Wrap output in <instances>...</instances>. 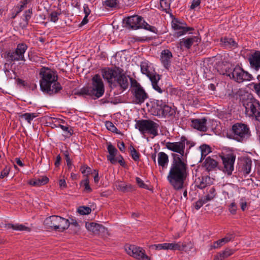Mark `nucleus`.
<instances>
[{
	"label": "nucleus",
	"instance_id": "f257e3e1",
	"mask_svg": "<svg viewBox=\"0 0 260 260\" xmlns=\"http://www.w3.org/2000/svg\"><path fill=\"white\" fill-rule=\"evenodd\" d=\"M167 180L173 188L177 190L184 188L189 172L187 164L177 154L173 155Z\"/></svg>",
	"mask_w": 260,
	"mask_h": 260
},
{
	"label": "nucleus",
	"instance_id": "f03ea898",
	"mask_svg": "<svg viewBox=\"0 0 260 260\" xmlns=\"http://www.w3.org/2000/svg\"><path fill=\"white\" fill-rule=\"evenodd\" d=\"M40 85L41 90L45 93L52 95L62 89L57 82V76L50 69L43 67L39 71Z\"/></svg>",
	"mask_w": 260,
	"mask_h": 260
},
{
	"label": "nucleus",
	"instance_id": "7ed1b4c3",
	"mask_svg": "<svg viewBox=\"0 0 260 260\" xmlns=\"http://www.w3.org/2000/svg\"><path fill=\"white\" fill-rule=\"evenodd\" d=\"M101 73L103 78L109 84L119 87L122 90H125L128 87L129 76L125 74L122 69L117 67L105 68L102 69Z\"/></svg>",
	"mask_w": 260,
	"mask_h": 260
},
{
	"label": "nucleus",
	"instance_id": "20e7f679",
	"mask_svg": "<svg viewBox=\"0 0 260 260\" xmlns=\"http://www.w3.org/2000/svg\"><path fill=\"white\" fill-rule=\"evenodd\" d=\"M44 224L47 229L63 232L69 227L70 221L59 216L52 215L45 219Z\"/></svg>",
	"mask_w": 260,
	"mask_h": 260
},
{
	"label": "nucleus",
	"instance_id": "39448f33",
	"mask_svg": "<svg viewBox=\"0 0 260 260\" xmlns=\"http://www.w3.org/2000/svg\"><path fill=\"white\" fill-rule=\"evenodd\" d=\"M232 138L239 142L247 141L251 136L249 126L242 123H236L232 127Z\"/></svg>",
	"mask_w": 260,
	"mask_h": 260
},
{
	"label": "nucleus",
	"instance_id": "423d86ee",
	"mask_svg": "<svg viewBox=\"0 0 260 260\" xmlns=\"http://www.w3.org/2000/svg\"><path fill=\"white\" fill-rule=\"evenodd\" d=\"M126 27L133 29L144 28L151 32L157 33V29L146 22L143 17L138 15H133L127 17L125 19Z\"/></svg>",
	"mask_w": 260,
	"mask_h": 260
},
{
	"label": "nucleus",
	"instance_id": "0eeeda50",
	"mask_svg": "<svg viewBox=\"0 0 260 260\" xmlns=\"http://www.w3.org/2000/svg\"><path fill=\"white\" fill-rule=\"evenodd\" d=\"M158 123L150 119H142L137 121L135 127L139 129L141 134H148L155 137L158 135Z\"/></svg>",
	"mask_w": 260,
	"mask_h": 260
},
{
	"label": "nucleus",
	"instance_id": "6e6552de",
	"mask_svg": "<svg viewBox=\"0 0 260 260\" xmlns=\"http://www.w3.org/2000/svg\"><path fill=\"white\" fill-rule=\"evenodd\" d=\"M141 71L143 74L146 75L149 78L153 89L159 93H162V89L158 85V82L160 79V76L157 74L154 70L150 69L148 62L143 61L141 62Z\"/></svg>",
	"mask_w": 260,
	"mask_h": 260
},
{
	"label": "nucleus",
	"instance_id": "1a4fd4ad",
	"mask_svg": "<svg viewBox=\"0 0 260 260\" xmlns=\"http://www.w3.org/2000/svg\"><path fill=\"white\" fill-rule=\"evenodd\" d=\"M243 106L245 108L246 112L249 113V115L252 116L260 109L259 102L249 93H246L242 99Z\"/></svg>",
	"mask_w": 260,
	"mask_h": 260
},
{
	"label": "nucleus",
	"instance_id": "9d476101",
	"mask_svg": "<svg viewBox=\"0 0 260 260\" xmlns=\"http://www.w3.org/2000/svg\"><path fill=\"white\" fill-rule=\"evenodd\" d=\"M91 96L98 99L101 97L105 92L103 82L99 74L95 75L92 79V86L89 87Z\"/></svg>",
	"mask_w": 260,
	"mask_h": 260
},
{
	"label": "nucleus",
	"instance_id": "9b49d317",
	"mask_svg": "<svg viewBox=\"0 0 260 260\" xmlns=\"http://www.w3.org/2000/svg\"><path fill=\"white\" fill-rule=\"evenodd\" d=\"M27 48V46L25 44H19L14 51L8 53L7 56L8 61L24 60V53Z\"/></svg>",
	"mask_w": 260,
	"mask_h": 260
},
{
	"label": "nucleus",
	"instance_id": "f8f14e48",
	"mask_svg": "<svg viewBox=\"0 0 260 260\" xmlns=\"http://www.w3.org/2000/svg\"><path fill=\"white\" fill-rule=\"evenodd\" d=\"M128 254L139 260H150V258L145 254V250L142 248L135 245H129L125 247Z\"/></svg>",
	"mask_w": 260,
	"mask_h": 260
},
{
	"label": "nucleus",
	"instance_id": "ddd939ff",
	"mask_svg": "<svg viewBox=\"0 0 260 260\" xmlns=\"http://www.w3.org/2000/svg\"><path fill=\"white\" fill-rule=\"evenodd\" d=\"M223 167L222 171L228 175L232 174L234 169V162L236 159V156L233 154H228L224 156H221Z\"/></svg>",
	"mask_w": 260,
	"mask_h": 260
},
{
	"label": "nucleus",
	"instance_id": "4468645a",
	"mask_svg": "<svg viewBox=\"0 0 260 260\" xmlns=\"http://www.w3.org/2000/svg\"><path fill=\"white\" fill-rule=\"evenodd\" d=\"M231 78L238 83H242L244 81L251 80L252 76L248 72L244 71L240 67L236 66L233 71Z\"/></svg>",
	"mask_w": 260,
	"mask_h": 260
},
{
	"label": "nucleus",
	"instance_id": "2eb2a0df",
	"mask_svg": "<svg viewBox=\"0 0 260 260\" xmlns=\"http://www.w3.org/2000/svg\"><path fill=\"white\" fill-rule=\"evenodd\" d=\"M187 141L186 138L184 136L181 137L180 141L177 142H167L166 147L168 149L178 153L181 156H183L184 153L185 142Z\"/></svg>",
	"mask_w": 260,
	"mask_h": 260
},
{
	"label": "nucleus",
	"instance_id": "dca6fc26",
	"mask_svg": "<svg viewBox=\"0 0 260 260\" xmlns=\"http://www.w3.org/2000/svg\"><path fill=\"white\" fill-rule=\"evenodd\" d=\"M131 93L133 95V102L136 104L141 105L148 98V94L143 87L131 91Z\"/></svg>",
	"mask_w": 260,
	"mask_h": 260
},
{
	"label": "nucleus",
	"instance_id": "f3484780",
	"mask_svg": "<svg viewBox=\"0 0 260 260\" xmlns=\"http://www.w3.org/2000/svg\"><path fill=\"white\" fill-rule=\"evenodd\" d=\"M207 120L206 118L191 119V126L200 132H206L207 129Z\"/></svg>",
	"mask_w": 260,
	"mask_h": 260
},
{
	"label": "nucleus",
	"instance_id": "a211bd4d",
	"mask_svg": "<svg viewBox=\"0 0 260 260\" xmlns=\"http://www.w3.org/2000/svg\"><path fill=\"white\" fill-rule=\"evenodd\" d=\"M248 60L250 67L258 71L260 69V51H255L251 54L248 58Z\"/></svg>",
	"mask_w": 260,
	"mask_h": 260
},
{
	"label": "nucleus",
	"instance_id": "6ab92c4d",
	"mask_svg": "<svg viewBox=\"0 0 260 260\" xmlns=\"http://www.w3.org/2000/svg\"><path fill=\"white\" fill-rule=\"evenodd\" d=\"M85 226L88 231L91 232L94 235H99L101 233H104L106 230L104 226L95 222L86 223Z\"/></svg>",
	"mask_w": 260,
	"mask_h": 260
},
{
	"label": "nucleus",
	"instance_id": "aec40b11",
	"mask_svg": "<svg viewBox=\"0 0 260 260\" xmlns=\"http://www.w3.org/2000/svg\"><path fill=\"white\" fill-rule=\"evenodd\" d=\"M220 69L219 72L220 74L226 75V76L232 77V72L234 68L229 62H222L218 66V70Z\"/></svg>",
	"mask_w": 260,
	"mask_h": 260
},
{
	"label": "nucleus",
	"instance_id": "412c9836",
	"mask_svg": "<svg viewBox=\"0 0 260 260\" xmlns=\"http://www.w3.org/2000/svg\"><path fill=\"white\" fill-rule=\"evenodd\" d=\"M200 41L201 39L198 37H186L180 40V45L181 47L189 49L194 43L200 42Z\"/></svg>",
	"mask_w": 260,
	"mask_h": 260
},
{
	"label": "nucleus",
	"instance_id": "4be33fe9",
	"mask_svg": "<svg viewBox=\"0 0 260 260\" xmlns=\"http://www.w3.org/2000/svg\"><path fill=\"white\" fill-rule=\"evenodd\" d=\"M172 58V52L167 49L164 50L161 53V61L166 69H169L170 67L171 60Z\"/></svg>",
	"mask_w": 260,
	"mask_h": 260
},
{
	"label": "nucleus",
	"instance_id": "5701e85b",
	"mask_svg": "<svg viewBox=\"0 0 260 260\" xmlns=\"http://www.w3.org/2000/svg\"><path fill=\"white\" fill-rule=\"evenodd\" d=\"M172 27L174 29L178 30V31L176 32L177 37L181 36L187 32L189 30L193 29L191 27L182 26L181 24L177 21L172 22Z\"/></svg>",
	"mask_w": 260,
	"mask_h": 260
},
{
	"label": "nucleus",
	"instance_id": "b1692460",
	"mask_svg": "<svg viewBox=\"0 0 260 260\" xmlns=\"http://www.w3.org/2000/svg\"><path fill=\"white\" fill-rule=\"evenodd\" d=\"M241 171L244 174H249L251 170L252 160L249 157H244L241 160Z\"/></svg>",
	"mask_w": 260,
	"mask_h": 260
},
{
	"label": "nucleus",
	"instance_id": "393cba45",
	"mask_svg": "<svg viewBox=\"0 0 260 260\" xmlns=\"http://www.w3.org/2000/svg\"><path fill=\"white\" fill-rule=\"evenodd\" d=\"M109 155L107 156V159L112 164H115L117 162V158H116L117 150L111 144L108 145L107 147Z\"/></svg>",
	"mask_w": 260,
	"mask_h": 260
},
{
	"label": "nucleus",
	"instance_id": "a878e982",
	"mask_svg": "<svg viewBox=\"0 0 260 260\" xmlns=\"http://www.w3.org/2000/svg\"><path fill=\"white\" fill-rule=\"evenodd\" d=\"M204 165L208 171H213L216 168H218V162L210 156L206 158L204 162Z\"/></svg>",
	"mask_w": 260,
	"mask_h": 260
},
{
	"label": "nucleus",
	"instance_id": "bb28decb",
	"mask_svg": "<svg viewBox=\"0 0 260 260\" xmlns=\"http://www.w3.org/2000/svg\"><path fill=\"white\" fill-rule=\"evenodd\" d=\"M165 105L166 103L162 100H156L154 101L152 106L153 114L159 116Z\"/></svg>",
	"mask_w": 260,
	"mask_h": 260
},
{
	"label": "nucleus",
	"instance_id": "cd10ccee",
	"mask_svg": "<svg viewBox=\"0 0 260 260\" xmlns=\"http://www.w3.org/2000/svg\"><path fill=\"white\" fill-rule=\"evenodd\" d=\"M198 188L204 189L210 184V177L208 176H202L201 178H198V181L197 182Z\"/></svg>",
	"mask_w": 260,
	"mask_h": 260
},
{
	"label": "nucleus",
	"instance_id": "c85d7f7f",
	"mask_svg": "<svg viewBox=\"0 0 260 260\" xmlns=\"http://www.w3.org/2000/svg\"><path fill=\"white\" fill-rule=\"evenodd\" d=\"M220 44L222 47L228 48L237 47V43L232 39L228 37L221 38L220 39Z\"/></svg>",
	"mask_w": 260,
	"mask_h": 260
},
{
	"label": "nucleus",
	"instance_id": "c756f323",
	"mask_svg": "<svg viewBox=\"0 0 260 260\" xmlns=\"http://www.w3.org/2000/svg\"><path fill=\"white\" fill-rule=\"evenodd\" d=\"M166 250H179L182 251L185 249L186 245L181 244L180 242L178 243H166Z\"/></svg>",
	"mask_w": 260,
	"mask_h": 260
},
{
	"label": "nucleus",
	"instance_id": "7c9ffc66",
	"mask_svg": "<svg viewBox=\"0 0 260 260\" xmlns=\"http://www.w3.org/2000/svg\"><path fill=\"white\" fill-rule=\"evenodd\" d=\"M169 162L168 156L163 152H160L158 154V164L159 166L162 168L167 167Z\"/></svg>",
	"mask_w": 260,
	"mask_h": 260
},
{
	"label": "nucleus",
	"instance_id": "2f4dec72",
	"mask_svg": "<svg viewBox=\"0 0 260 260\" xmlns=\"http://www.w3.org/2000/svg\"><path fill=\"white\" fill-rule=\"evenodd\" d=\"M49 181V179L46 176H42L38 179L31 180L29 184L35 186H40L46 184Z\"/></svg>",
	"mask_w": 260,
	"mask_h": 260
},
{
	"label": "nucleus",
	"instance_id": "473e14b6",
	"mask_svg": "<svg viewBox=\"0 0 260 260\" xmlns=\"http://www.w3.org/2000/svg\"><path fill=\"white\" fill-rule=\"evenodd\" d=\"M175 114V110L166 104L159 116L170 117L174 115Z\"/></svg>",
	"mask_w": 260,
	"mask_h": 260
},
{
	"label": "nucleus",
	"instance_id": "72a5a7b5",
	"mask_svg": "<svg viewBox=\"0 0 260 260\" xmlns=\"http://www.w3.org/2000/svg\"><path fill=\"white\" fill-rule=\"evenodd\" d=\"M216 194L215 188L211 186L207 188V194L204 198L206 201L209 202L215 198Z\"/></svg>",
	"mask_w": 260,
	"mask_h": 260
},
{
	"label": "nucleus",
	"instance_id": "f704fd0d",
	"mask_svg": "<svg viewBox=\"0 0 260 260\" xmlns=\"http://www.w3.org/2000/svg\"><path fill=\"white\" fill-rule=\"evenodd\" d=\"M116 187L118 190L123 192L129 191L132 189V186L131 185L121 182H118L116 184Z\"/></svg>",
	"mask_w": 260,
	"mask_h": 260
},
{
	"label": "nucleus",
	"instance_id": "c9c22d12",
	"mask_svg": "<svg viewBox=\"0 0 260 260\" xmlns=\"http://www.w3.org/2000/svg\"><path fill=\"white\" fill-rule=\"evenodd\" d=\"M7 228L8 229H13L14 230H18L20 231H29L30 229L28 227L25 226L22 224H7Z\"/></svg>",
	"mask_w": 260,
	"mask_h": 260
},
{
	"label": "nucleus",
	"instance_id": "e433bc0d",
	"mask_svg": "<svg viewBox=\"0 0 260 260\" xmlns=\"http://www.w3.org/2000/svg\"><path fill=\"white\" fill-rule=\"evenodd\" d=\"M171 0H160V5L162 10L166 13H169L170 10Z\"/></svg>",
	"mask_w": 260,
	"mask_h": 260
},
{
	"label": "nucleus",
	"instance_id": "4c0bfd02",
	"mask_svg": "<svg viewBox=\"0 0 260 260\" xmlns=\"http://www.w3.org/2000/svg\"><path fill=\"white\" fill-rule=\"evenodd\" d=\"M74 94L77 95H89L91 96L89 87H83L78 91H75Z\"/></svg>",
	"mask_w": 260,
	"mask_h": 260
},
{
	"label": "nucleus",
	"instance_id": "58836bf2",
	"mask_svg": "<svg viewBox=\"0 0 260 260\" xmlns=\"http://www.w3.org/2000/svg\"><path fill=\"white\" fill-rule=\"evenodd\" d=\"M201 151V158H204L208 153L210 152V148L206 144L202 145L200 146Z\"/></svg>",
	"mask_w": 260,
	"mask_h": 260
},
{
	"label": "nucleus",
	"instance_id": "ea45409f",
	"mask_svg": "<svg viewBox=\"0 0 260 260\" xmlns=\"http://www.w3.org/2000/svg\"><path fill=\"white\" fill-rule=\"evenodd\" d=\"M32 14V12L31 9H28V10L25 11L24 14H23L25 21V23L23 24V27H26L28 25V21L31 17Z\"/></svg>",
	"mask_w": 260,
	"mask_h": 260
},
{
	"label": "nucleus",
	"instance_id": "a19ab883",
	"mask_svg": "<svg viewBox=\"0 0 260 260\" xmlns=\"http://www.w3.org/2000/svg\"><path fill=\"white\" fill-rule=\"evenodd\" d=\"M90 208L86 206L80 207L78 209V212L81 215H87L91 213Z\"/></svg>",
	"mask_w": 260,
	"mask_h": 260
},
{
	"label": "nucleus",
	"instance_id": "79ce46f5",
	"mask_svg": "<svg viewBox=\"0 0 260 260\" xmlns=\"http://www.w3.org/2000/svg\"><path fill=\"white\" fill-rule=\"evenodd\" d=\"M105 125L109 131H110L112 132L115 133L116 134H119L117 128L112 122L109 121H106Z\"/></svg>",
	"mask_w": 260,
	"mask_h": 260
},
{
	"label": "nucleus",
	"instance_id": "37998d69",
	"mask_svg": "<svg viewBox=\"0 0 260 260\" xmlns=\"http://www.w3.org/2000/svg\"><path fill=\"white\" fill-rule=\"evenodd\" d=\"M128 78H129L131 81V85L132 87L131 91H134L135 90H136L137 88H141L142 87L140 84V83H138L137 81L135 79L129 77Z\"/></svg>",
	"mask_w": 260,
	"mask_h": 260
},
{
	"label": "nucleus",
	"instance_id": "c03bdc74",
	"mask_svg": "<svg viewBox=\"0 0 260 260\" xmlns=\"http://www.w3.org/2000/svg\"><path fill=\"white\" fill-rule=\"evenodd\" d=\"M207 202L204 198H202L195 203L194 208L196 210H199L204 204Z\"/></svg>",
	"mask_w": 260,
	"mask_h": 260
},
{
	"label": "nucleus",
	"instance_id": "a18cd8bd",
	"mask_svg": "<svg viewBox=\"0 0 260 260\" xmlns=\"http://www.w3.org/2000/svg\"><path fill=\"white\" fill-rule=\"evenodd\" d=\"M166 243L162 244H153L149 246V248L151 249L155 250H166Z\"/></svg>",
	"mask_w": 260,
	"mask_h": 260
},
{
	"label": "nucleus",
	"instance_id": "49530a36",
	"mask_svg": "<svg viewBox=\"0 0 260 260\" xmlns=\"http://www.w3.org/2000/svg\"><path fill=\"white\" fill-rule=\"evenodd\" d=\"M118 0H106L104 2V5L110 8H114L116 6Z\"/></svg>",
	"mask_w": 260,
	"mask_h": 260
},
{
	"label": "nucleus",
	"instance_id": "de8ad7c7",
	"mask_svg": "<svg viewBox=\"0 0 260 260\" xmlns=\"http://www.w3.org/2000/svg\"><path fill=\"white\" fill-rule=\"evenodd\" d=\"M234 236L233 234L229 233L225 237L221 239V241H222L223 244L230 242V241H232L234 239Z\"/></svg>",
	"mask_w": 260,
	"mask_h": 260
},
{
	"label": "nucleus",
	"instance_id": "09e8293b",
	"mask_svg": "<svg viewBox=\"0 0 260 260\" xmlns=\"http://www.w3.org/2000/svg\"><path fill=\"white\" fill-rule=\"evenodd\" d=\"M132 149L131 150V154L133 158V159L135 161H138L139 160L140 157V154L137 151V150L133 147L132 146Z\"/></svg>",
	"mask_w": 260,
	"mask_h": 260
},
{
	"label": "nucleus",
	"instance_id": "8fccbe9b",
	"mask_svg": "<svg viewBox=\"0 0 260 260\" xmlns=\"http://www.w3.org/2000/svg\"><path fill=\"white\" fill-rule=\"evenodd\" d=\"M220 253L222 255V257H223V258H225L233 254L234 253V251L231 249L226 248L225 249V250Z\"/></svg>",
	"mask_w": 260,
	"mask_h": 260
},
{
	"label": "nucleus",
	"instance_id": "3c124183",
	"mask_svg": "<svg viewBox=\"0 0 260 260\" xmlns=\"http://www.w3.org/2000/svg\"><path fill=\"white\" fill-rule=\"evenodd\" d=\"M10 167L6 166L1 173L0 178H4L5 177L7 176L10 171Z\"/></svg>",
	"mask_w": 260,
	"mask_h": 260
},
{
	"label": "nucleus",
	"instance_id": "603ef678",
	"mask_svg": "<svg viewBox=\"0 0 260 260\" xmlns=\"http://www.w3.org/2000/svg\"><path fill=\"white\" fill-rule=\"evenodd\" d=\"M81 183H83L84 186L85 187L84 189L85 191L88 192H90L92 191V189L91 188L89 185V180L87 178H86L85 180H83Z\"/></svg>",
	"mask_w": 260,
	"mask_h": 260
},
{
	"label": "nucleus",
	"instance_id": "864d4df0",
	"mask_svg": "<svg viewBox=\"0 0 260 260\" xmlns=\"http://www.w3.org/2000/svg\"><path fill=\"white\" fill-rule=\"evenodd\" d=\"M59 127L63 131L67 132L68 137H70L73 134V130L72 128L69 129V127L60 124L59 125Z\"/></svg>",
	"mask_w": 260,
	"mask_h": 260
},
{
	"label": "nucleus",
	"instance_id": "5fc2aeb1",
	"mask_svg": "<svg viewBox=\"0 0 260 260\" xmlns=\"http://www.w3.org/2000/svg\"><path fill=\"white\" fill-rule=\"evenodd\" d=\"M64 156L66 160L67 161V164L68 167V170L70 171L72 168V164L71 160L70 158L69 153L68 152H66L64 154Z\"/></svg>",
	"mask_w": 260,
	"mask_h": 260
},
{
	"label": "nucleus",
	"instance_id": "6e6d98bb",
	"mask_svg": "<svg viewBox=\"0 0 260 260\" xmlns=\"http://www.w3.org/2000/svg\"><path fill=\"white\" fill-rule=\"evenodd\" d=\"M59 14L54 11L50 14V20L53 22H56L58 20V16Z\"/></svg>",
	"mask_w": 260,
	"mask_h": 260
},
{
	"label": "nucleus",
	"instance_id": "4d7b16f0",
	"mask_svg": "<svg viewBox=\"0 0 260 260\" xmlns=\"http://www.w3.org/2000/svg\"><path fill=\"white\" fill-rule=\"evenodd\" d=\"M240 206L242 211H245L247 207V202L245 198H242L240 200Z\"/></svg>",
	"mask_w": 260,
	"mask_h": 260
},
{
	"label": "nucleus",
	"instance_id": "13d9d810",
	"mask_svg": "<svg viewBox=\"0 0 260 260\" xmlns=\"http://www.w3.org/2000/svg\"><path fill=\"white\" fill-rule=\"evenodd\" d=\"M136 179V182L140 187L143 188H147V185L144 183L143 181L141 178L137 177Z\"/></svg>",
	"mask_w": 260,
	"mask_h": 260
},
{
	"label": "nucleus",
	"instance_id": "bf43d9fd",
	"mask_svg": "<svg viewBox=\"0 0 260 260\" xmlns=\"http://www.w3.org/2000/svg\"><path fill=\"white\" fill-rule=\"evenodd\" d=\"M80 170L83 174H85L86 173L87 174H88L91 172V168L87 166H84L82 167Z\"/></svg>",
	"mask_w": 260,
	"mask_h": 260
},
{
	"label": "nucleus",
	"instance_id": "052dcab7",
	"mask_svg": "<svg viewBox=\"0 0 260 260\" xmlns=\"http://www.w3.org/2000/svg\"><path fill=\"white\" fill-rule=\"evenodd\" d=\"M229 211L232 214H235L237 211V206L234 202L231 204L229 206Z\"/></svg>",
	"mask_w": 260,
	"mask_h": 260
},
{
	"label": "nucleus",
	"instance_id": "680f3d73",
	"mask_svg": "<svg viewBox=\"0 0 260 260\" xmlns=\"http://www.w3.org/2000/svg\"><path fill=\"white\" fill-rule=\"evenodd\" d=\"M223 245L221 239L215 242L213 245L211 246V248L216 249L218 248Z\"/></svg>",
	"mask_w": 260,
	"mask_h": 260
},
{
	"label": "nucleus",
	"instance_id": "e2e57ef3",
	"mask_svg": "<svg viewBox=\"0 0 260 260\" xmlns=\"http://www.w3.org/2000/svg\"><path fill=\"white\" fill-rule=\"evenodd\" d=\"M29 113H26L22 114L20 117L22 118H24L25 120H26L29 123H31V121L32 120L31 118V117L30 116Z\"/></svg>",
	"mask_w": 260,
	"mask_h": 260
},
{
	"label": "nucleus",
	"instance_id": "0e129e2a",
	"mask_svg": "<svg viewBox=\"0 0 260 260\" xmlns=\"http://www.w3.org/2000/svg\"><path fill=\"white\" fill-rule=\"evenodd\" d=\"M201 0H193L190 6L191 9H194L200 5Z\"/></svg>",
	"mask_w": 260,
	"mask_h": 260
},
{
	"label": "nucleus",
	"instance_id": "69168bd1",
	"mask_svg": "<svg viewBox=\"0 0 260 260\" xmlns=\"http://www.w3.org/2000/svg\"><path fill=\"white\" fill-rule=\"evenodd\" d=\"M83 11L86 17H88L90 14L91 11L89 9L87 4H84L83 6Z\"/></svg>",
	"mask_w": 260,
	"mask_h": 260
},
{
	"label": "nucleus",
	"instance_id": "338daca9",
	"mask_svg": "<svg viewBox=\"0 0 260 260\" xmlns=\"http://www.w3.org/2000/svg\"><path fill=\"white\" fill-rule=\"evenodd\" d=\"M253 87L256 93L260 96V82L254 84Z\"/></svg>",
	"mask_w": 260,
	"mask_h": 260
},
{
	"label": "nucleus",
	"instance_id": "774afa93",
	"mask_svg": "<svg viewBox=\"0 0 260 260\" xmlns=\"http://www.w3.org/2000/svg\"><path fill=\"white\" fill-rule=\"evenodd\" d=\"M72 5H73L75 7L79 8L80 7V0H72Z\"/></svg>",
	"mask_w": 260,
	"mask_h": 260
}]
</instances>
